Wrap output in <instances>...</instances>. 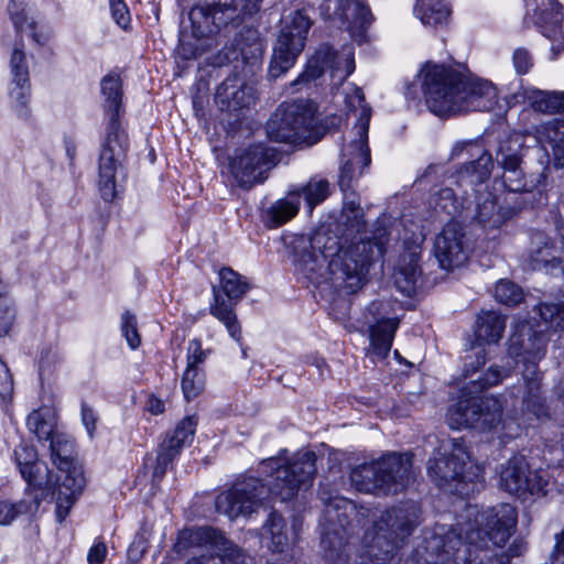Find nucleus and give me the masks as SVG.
Returning a JSON list of instances; mask_svg holds the SVG:
<instances>
[{
  "label": "nucleus",
  "instance_id": "obj_43",
  "mask_svg": "<svg viewBox=\"0 0 564 564\" xmlns=\"http://www.w3.org/2000/svg\"><path fill=\"white\" fill-rule=\"evenodd\" d=\"M184 398L191 401L197 398L205 389V377L202 370L185 369L182 381Z\"/></svg>",
  "mask_w": 564,
  "mask_h": 564
},
{
  "label": "nucleus",
  "instance_id": "obj_59",
  "mask_svg": "<svg viewBox=\"0 0 564 564\" xmlns=\"http://www.w3.org/2000/svg\"><path fill=\"white\" fill-rule=\"evenodd\" d=\"M107 554V546L104 542L95 543L87 555L89 564H101L105 561Z\"/></svg>",
  "mask_w": 564,
  "mask_h": 564
},
{
  "label": "nucleus",
  "instance_id": "obj_29",
  "mask_svg": "<svg viewBox=\"0 0 564 564\" xmlns=\"http://www.w3.org/2000/svg\"><path fill=\"white\" fill-rule=\"evenodd\" d=\"M536 138L546 152L551 151L553 164L564 166V121L552 119L536 128Z\"/></svg>",
  "mask_w": 564,
  "mask_h": 564
},
{
  "label": "nucleus",
  "instance_id": "obj_4",
  "mask_svg": "<svg viewBox=\"0 0 564 564\" xmlns=\"http://www.w3.org/2000/svg\"><path fill=\"white\" fill-rule=\"evenodd\" d=\"M104 107L109 117L106 140L98 163V186L105 200L116 197V173L124 158L128 139L119 122L122 85L119 75L107 74L100 83Z\"/></svg>",
  "mask_w": 564,
  "mask_h": 564
},
{
  "label": "nucleus",
  "instance_id": "obj_32",
  "mask_svg": "<svg viewBox=\"0 0 564 564\" xmlns=\"http://www.w3.org/2000/svg\"><path fill=\"white\" fill-rule=\"evenodd\" d=\"M506 318L495 311H481L477 317L476 338L479 343L496 344L502 336Z\"/></svg>",
  "mask_w": 564,
  "mask_h": 564
},
{
  "label": "nucleus",
  "instance_id": "obj_14",
  "mask_svg": "<svg viewBox=\"0 0 564 564\" xmlns=\"http://www.w3.org/2000/svg\"><path fill=\"white\" fill-rule=\"evenodd\" d=\"M310 28V18L302 11H294L282 21L269 69L271 77L281 76L294 65L304 48Z\"/></svg>",
  "mask_w": 564,
  "mask_h": 564
},
{
  "label": "nucleus",
  "instance_id": "obj_58",
  "mask_svg": "<svg viewBox=\"0 0 564 564\" xmlns=\"http://www.w3.org/2000/svg\"><path fill=\"white\" fill-rule=\"evenodd\" d=\"M13 391V380L6 364L0 359V397L2 399L11 397Z\"/></svg>",
  "mask_w": 564,
  "mask_h": 564
},
{
  "label": "nucleus",
  "instance_id": "obj_11",
  "mask_svg": "<svg viewBox=\"0 0 564 564\" xmlns=\"http://www.w3.org/2000/svg\"><path fill=\"white\" fill-rule=\"evenodd\" d=\"M315 107L307 100L281 104L267 122L270 140L299 144L310 138L314 126Z\"/></svg>",
  "mask_w": 564,
  "mask_h": 564
},
{
  "label": "nucleus",
  "instance_id": "obj_54",
  "mask_svg": "<svg viewBox=\"0 0 564 564\" xmlns=\"http://www.w3.org/2000/svg\"><path fill=\"white\" fill-rule=\"evenodd\" d=\"M514 69L518 74H527L533 66V58L528 50L517 48L512 55Z\"/></svg>",
  "mask_w": 564,
  "mask_h": 564
},
{
  "label": "nucleus",
  "instance_id": "obj_39",
  "mask_svg": "<svg viewBox=\"0 0 564 564\" xmlns=\"http://www.w3.org/2000/svg\"><path fill=\"white\" fill-rule=\"evenodd\" d=\"M41 499L34 496L31 500L0 501V525H10L19 516L35 512Z\"/></svg>",
  "mask_w": 564,
  "mask_h": 564
},
{
  "label": "nucleus",
  "instance_id": "obj_15",
  "mask_svg": "<svg viewBox=\"0 0 564 564\" xmlns=\"http://www.w3.org/2000/svg\"><path fill=\"white\" fill-rule=\"evenodd\" d=\"M273 161L274 151L261 143L240 148L229 158V173L239 187L249 189L264 181Z\"/></svg>",
  "mask_w": 564,
  "mask_h": 564
},
{
  "label": "nucleus",
  "instance_id": "obj_38",
  "mask_svg": "<svg viewBox=\"0 0 564 564\" xmlns=\"http://www.w3.org/2000/svg\"><path fill=\"white\" fill-rule=\"evenodd\" d=\"M419 256L412 252L405 264H400L394 272V283L401 293L411 295L415 289L420 270L417 267Z\"/></svg>",
  "mask_w": 564,
  "mask_h": 564
},
{
  "label": "nucleus",
  "instance_id": "obj_27",
  "mask_svg": "<svg viewBox=\"0 0 564 564\" xmlns=\"http://www.w3.org/2000/svg\"><path fill=\"white\" fill-rule=\"evenodd\" d=\"M563 7L556 0H549L536 18V24L542 29L543 35L552 42V51L558 53L564 50V33L561 29Z\"/></svg>",
  "mask_w": 564,
  "mask_h": 564
},
{
  "label": "nucleus",
  "instance_id": "obj_31",
  "mask_svg": "<svg viewBox=\"0 0 564 564\" xmlns=\"http://www.w3.org/2000/svg\"><path fill=\"white\" fill-rule=\"evenodd\" d=\"M399 326L397 318H386L378 321L370 327V347L369 354L378 359H383L388 356L394 333Z\"/></svg>",
  "mask_w": 564,
  "mask_h": 564
},
{
  "label": "nucleus",
  "instance_id": "obj_13",
  "mask_svg": "<svg viewBox=\"0 0 564 564\" xmlns=\"http://www.w3.org/2000/svg\"><path fill=\"white\" fill-rule=\"evenodd\" d=\"M427 471L440 487H444L451 481H480L484 469L470 460L464 442L454 438L444 445L442 457L430 459Z\"/></svg>",
  "mask_w": 564,
  "mask_h": 564
},
{
  "label": "nucleus",
  "instance_id": "obj_44",
  "mask_svg": "<svg viewBox=\"0 0 564 564\" xmlns=\"http://www.w3.org/2000/svg\"><path fill=\"white\" fill-rule=\"evenodd\" d=\"M341 221L350 232H361L365 227L364 210L355 200L345 202Z\"/></svg>",
  "mask_w": 564,
  "mask_h": 564
},
{
  "label": "nucleus",
  "instance_id": "obj_45",
  "mask_svg": "<svg viewBox=\"0 0 564 564\" xmlns=\"http://www.w3.org/2000/svg\"><path fill=\"white\" fill-rule=\"evenodd\" d=\"M495 297L505 305L513 306L523 300V292L511 281L500 280L495 288Z\"/></svg>",
  "mask_w": 564,
  "mask_h": 564
},
{
  "label": "nucleus",
  "instance_id": "obj_52",
  "mask_svg": "<svg viewBox=\"0 0 564 564\" xmlns=\"http://www.w3.org/2000/svg\"><path fill=\"white\" fill-rule=\"evenodd\" d=\"M524 404L527 410L530 411L536 417H542L547 415V409L545 406L544 400L540 395L539 391H530L528 390L524 397Z\"/></svg>",
  "mask_w": 564,
  "mask_h": 564
},
{
  "label": "nucleus",
  "instance_id": "obj_41",
  "mask_svg": "<svg viewBox=\"0 0 564 564\" xmlns=\"http://www.w3.org/2000/svg\"><path fill=\"white\" fill-rule=\"evenodd\" d=\"M26 426L39 440H48L56 433L54 431V417L48 408L32 411L26 417Z\"/></svg>",
  "mask_w": 564,
  "mask_h": 564
},
{
  "label": "nucleus",
  "instance_id": "obj_10",
  "mask_svg": "<svg viewBox=\"0 0 564 564\" xmlns=\"http://www.w3.org/2000/svg\"><path fill=\"white\" fill-rule=\"evenodd\" d=\"M446 421L452 429L473 427L482 432H498L502 420V403L494 397L477 398L462 391L459 400L451 405Z\"/></svg>",
  "mask_w": 564,
  "mask_h": 564
},
{
  "label": "nucleus",
  "instance_id": "obj_56",
  "mask_svg": "<svg viewBox=\"0 0 564 564\" xmlns=\"http://www.w3.org/2000/svg\"><path fill=\"white\" fill-rule=\"evenodd\" d=\"M507 376V372L500 370L498 367H490L485 376L474 382V387H479L480 390L498 384L503 377Z\"/></svg>",
  "mask_w": 564,
  "mask_h": 564
},
{
  "label": "nucleus",
  "instance_id": "obj_35",
  "mask_svg": "<svg viewBox=\"0 0 564 564\" xmlns=\"http://www.w3.org/2000/svg\"><path fill=\"white\" fill-rule=\"evenodd\" d=\"M300 208V192L290 191L285 198L276 200L265 210L270 227H279L292 219Z\"/></svg>",
  "mask_w": 564,
  "mask_h": 564
},
{
  "label": "nucleus",
  "instance_id": "obj_55",
  "mask_svg": "<svg viewBox=\"0 0 564 564\" xmlns=\"http://www.w3.org/2000/svg\"><path fill=\"white\" fill-rule=\"evenodd\" d=\"M540 315L546 323H554L556 326H562L564 322V307L555 304H542L540 306Z\"/></svg>",
  "mask_w": 564,
  "mask_h": 564
},
{
  "label": "nucleus",
  "instance_id": "obj_36",
  "mask_svg": "<svg viewBox=\"0 0 564 564\" xmlns=\"http://www.w3.org/2000/svg\"><path fill=\"white\" fill-rule=\"evenodd\" d=\"M14 457L20 473L28 485L34 488L40 486L41 482L37 480V474L41 470V464L39 463L36 449L28 444H20L14 449Z\"/></svg>",
  "mask_w": 564,
  "mask_h": 564
},
{
  "label": "nucleus",
  "instance_id": "obj_16",
  "mask_svg": "<svg viewBox=\"0 0 564 564\" xmlns=\"http://www.w3.org/2000/svg\"><path fill=\"white\" fill-rule=\"evenodd\" d=\"M542 470H531L523 456H513L499 469L500 488L510 495L524 498L528 494H545L549 479Z\"/></svg>",
  "mask_w": 564,
  "mask_h": 564
},
{
  "label": "nucleus",
  "instance_id": "obj_48",
  "mask_svg": "<svg viewBox=\"0 0 564 564\" xmlns=\"http://www.w3.org/2000/svg\"><path fill=\"white\" fill-rule=\"evenodd\" d=\"M9 67L11 78L30 77L29 66L26 63V56L23 50L22 42L17 43L14 48L12 50L9 61Z\"/></svg>",
  "mask_w": 564,
  "mask_h": 564
},
{
  "label": "nucleus",
  "instance_id": "obj_23",
  "mask_svg": "<svg viewBox=\"0 0 564 564\" xmlns=\"http://www.w3.org/2000/svg\"><path fill=\"white\" fill-rule=\"evenodd\" d=\"M197 417L194 415L184 417L175 427L172 435H167L160 446L153 477L161 479L169 465L181 453L183 446L189 444L195 435Z\"/></svg>",
  "mask_w": 564,
  "mask_h": 564
},
{
  "label": "nucleus",
  "instance_id": "obj_46",
  "mask_svg": "<svg viewBox=\"0 0 564 564\" xmlns=\"http://www.w3.org/2000/svg\"><path fill=\"white\" fill-rule=\"evenodd\" d=\"M435 208L443 210L449 216H455L464 208V204L458 200L456 193L451 187L442 188L434 198Z\"/></svg>",
  "mask_w": 564,
  "mask_h": 564
},
{
  "label": "nucleus",
  "instance_id": "obj_1",
  "mask_svg": "<svg viewBox=\"0 0 564 564\" xmlns=\"http://www.w3.org/2000/svg\"><path fill=\"white\" fill-rule=\"evenodd\" d=\"M517 524L516 508L502 503L484 511L469 506L459 517L456 528L446 532L437 528L425 534L416 550L420 564H478L471 546L486 549L491 543L502 546L512 535Z\"/></svg>",
  "mask_w": 564,
  "mask_h": 564
},
{
  "label": "nucleus",
  "instance_id": "obj_19",
  "mask_svg": "<svg viewBox=\"0 0 564 564\" xmlns=\"http://www.w3.org/2000/svg\"><path fill=\"white\" fill-rule=\"evenodd\" d=\"M523 144V135L519 133L512 134L508 141L499 149L498 156H500L503 166L502 182L506 188L510 192H530L544 185V172L539 175L536 180H528L521 169V153L520 148Z\"/></svg>",
  "mask_w": 564,
  "mask_h": 564
},
{
  "label": "nucleus",
  "instance_id": "obj_24",
  "mask_svg": "<svg viewBox=\"0 0 564 564\" xmlns=\"http://www.w3.org/2000/svg\"><path fill=\"white\" fill-rule=\"evenodd\" d=\"M456 113L466 111H489L498 101L496 87L484 79H469L463 74V85Z\"/></svg>",
  "mask_w": 564,
  "mask_h": 564
},
{
  "label": "nucleus",
  "instance_id": "obj_51",
  "mask_svg": "<svg viewBox=\"0 0 564 564\" xmlns=\"http://www.w3.org/2000/svg\"><path fill=\"white\" fill-rule=\"evenodd\" d=\"M15 306L13 300L0 303V336H6L11 330L15 321Z\"/></svg>",
  "mask_w": 564,
  "mask_h": 564
},
{
  "label": "nucleus",
  "instance_id": "obj_40",
  "mask_svg": "<svg viewBox=\"0 0 564 564\" xmlns=\"http://www.w3.org/2000/svg\"><path fill=\"white\" fill-rule=\"evenodd\" d=\"M476 217L484 226L499 227L506 220L507 212H502L496 198L488 193L486 197L478 199Z\"/></svg>",
  "mask_w": 564,
  "mask_h": 564
},
{
  "label": "nucleus",
  "instance_id": "obj_7",
  "mask_svg": "<svg viewBox=\"0 0 564 564\" xmlns=\"http://www.w3.org/2000/svg\"><path fill=\"white\" fill-rule=\"evenodd\" d=\"M345 102L348 111L357 116V122L354 127L355 138L350 139L341 150L339 185L343 191L348 189L351 183L364 174L365 169L371 162L368 147L371 108L366 104L364 93L358 87H351L346 93Z\"/></svg>",
  "mask_w": 564,
  "mask_h": 564
},
{
  "label": "nucleus",
  "instance_id": "obj_20",
  "mask_svg": "<svg viewBox=\"0 0 564 564\" xmlns=\"http://www.w3.org/2000/svg\"><path fill=\"white\" fill-rule=\"evenodd\" d=\"M238 0H219L217 3L195 6L188 14L192 23V34L196 41L207 40L223 24L234 19Z\"/></svg>",
  "mask_w": 564,
  "mask_h": 564
},
{
  "label": "nucleus",
  "instance_id": "obj_64",
  "mask_svg": "<svg viewBox=\"0 0 564 564\" xmlns=\"http://www.w3.org/2000/svg\"><path fill=\"white\" fill-rule=\"evenodd\" d=\"M248 4L250 6L251 10H258V6L261 2V0H247Z\"/></svg>",
  "mask_w": 564,
  "mask_h": 564
},
{
  "label": "nucleus",
  "instance_id": "obj_22",
  "mask_svg": "<svg viewBox=\"0 0 564 564\" xmlns=\"http://www.w3.org/2000/svg\"><path fill=\"white\" fill-rule=\"evenodd\" d=\"M434 254L445 270L464 264L468 258V247L463 227L456 221L447 223L436 236Z\"/></svg>",
  "mask_w": 564,
  "mask_h": 564
},
{
  "label": "nucleus",
  "instance_id": "obj_21",
  "mask_svg": "<svg viewBox=\"0 0 564 564\" xmlns=\"http://www.w3.org/2000/svg\"><path fill=\"white\" fill-rule=\"evenodd\" d=\"M319 11L325 20L340 21L352 36L362 35L372 22L366 0H338L334 9L330 0H323Z\"/></svg>",
  "mask_w": 564,
  "mask_h": 564
},
{
  "label": "nucleus",
  "instance_id": "obj_9",
  "mask_svg": "<svg viewBox=\"0 0 564 564\" xmlns=\"http://www.w3.org/2000/svg\"><path fill=\"white\" fill-rule=\"evenodd\" d=\"M421 77L429 109L437 116L455 115L460 99L463 73L449 66L426 63Z\"/></svg>",
  "mask_w": 564,
  "mask_h": 564
},
{
  "label": "nucleus",
  "instance_id": "obj_34",
  "mask_svg": "<svg viewBox=\"0 0 564 564\" xmlns=\"http://www.w3.org/2000/svg\"><path fill=\"white\" fill-rule=\"evenodd\" d=\"M452 10L444 0L422 1L414 7V14L427 26L446 25Z\"/></svg>",
  "mask_w": 564,
  "mask_h": 564
},
{
  "label": "nucleus",
  "instance_id": "obj_5",
  "mask_svg": "<svg viewBox=\"0 0 564 564\" xmlns=\"http://www.w3.org/2000/svg\"><path fill=\"white\" fill-rule=\"evenodd\" d=\"M420 508L414 502L393 507L381 514L365 533L366 552L372 564H389L394 552L420 524Z\"/></svg>",
  "mask_w": 564,
  "mask_h": 564
},
{
  "label": "nucleus",
  "instance_id": "obj_18",
  "mask_svg": "<svg viewBox=\"0 0 564 564\" xmlns=\"http://www.w3.org/2000/svg\"><path fill=\"white\" fill-rule=\"evenodd\" d=\"M452 158L468 160L457 174L456 182L459 187L480 185L491 175L494 167L491 154L478 142L456 143L452 150Z\"/></svg>",
  "mask_w": 564,
  "mask_h": 564
},
{
  "label": "nucleus",
  "instance_id": "obj_57",
  "mask_svg": "<svg viewBox=\"0 0 564 564\" xmlns=\"http://www.w3.org/2000/svg\"><path fill=\"white\" fill-rule=\"evenodd\" d=\"M525 368L523 370V378L527 384V389L530 391H539L540 390V380L541 376L538 371L536 361H527Z\"/></svg>",
  "mask_w": 564,
  "mask_h": 564
},
{
  "label": "nucleus",
  "instance_id": "obj_6",
  "mask_svg": "<svg viewBox=\"0 0 564 564\" xmlns=\"http://www.w3.org/2000/svg\"><path fill=\"white\" fill-rule=\"evenodd\" d=\"M51 459L59 471L56 480L48 474L46 485L56 484V518L63 522L82 495L86 479L80 465L74 459V440L62 432L54 433L50 438Z\"/></svg>",
  "mask_w": 564,
  "mask_h": 564
},
{
  "label": "nucleus",
  "instance_id": "obj_47",
  "mask_svg": "<svg viewBox=\"0 0 564 564\" xmlns=\"http://www.w3.org/2000/svg\"><path fill=\"white\" fill-rule=\"evenodd\" d=\"M152 528L142 524L128 549V556L131 561L138 562L142 558L149 547Z\"/></svg>",
  "mask_w": 564,
  "mask_h": 564
},
{
  "label": "nucleus",
  "instance_id": "obj_33",
  "mask_svg": "<svg viewBox=\"0 0 564 564\" xmlns=\"http://www.w3.org/2000/svg\"><path fill=\"white\" fill-rule=\"evenodd\" d=\"M523 98L539 112L554 113L564 110V93L524 88Z\"/></svg>",
  "mask_w": 564,
  "mask_h": 564
},
{
  "label": "nucleus",
  "instance_id": "obj_28",
  "mask_svg": "<svg viewBox=\"0 0 564 564\" xmlns=\"http://www.w3.org/2000/svg\"><path fill=\"white\" fill-rule=\"evenodd\" d=\"M8 13L18 34L29 32L32 40L39 45L48 42L51 33L29 15L23 0H11L8 4Z\"/></svg>",
  "mask_w": 564,
  "mask_h": 564
},
{
  "label": "nucleus",
  "instance_id": "obj_63",
  "mask_svg": "<svg viewBox=\"0 0 564 564\" xmlns=\"http://www.w3.org/2000/svg\"><path fill=\"white\" fill-rule=\"evenodd\" d=\"M486 362V352L484 349L476 352V360L465 364V372L466 376L474 373L479 367L484 366Z\"/></svg>",
  "mask_w": 564,
  "mask_h": 564
},
{
  "label": "nucleus",
  "instance_id": "obj_2",
  "mask_svg": "<svg viewBox=\"0 0 564 564\" xmlns=\"http://www.w3.org/2000/svg\"><path fill=\"white\" fill-rule=\"evenodd\" d=\"M387 241L386 230H379L373 241L361 238L339 248L336 237L317 235L296 253L295 270L317 286L329 284L355 293L366 284L370 264L383 253Z\"/></svg>",
  "mask_w": 564,
  "mask_h": 564
},
{
  "label": "nucleus",
  "instance_id": "obj_3",
  "mask_svg": "<svg viewBox=\"0 0 564 564\" xmlns=\"http://www.w3.org/2000/svg\"><path fill=\"white\" fill-rule=\"evenodd\" d=\"M315 454H299L290 464L280 458H270L263 465L272 470L270 488L260 479L249 477L235 482L216 498V509L229 519L250 518L263 507L269 496L281 501L292 499L301 487L312 485L316 473Z\"/></svg>",
  "mask_w": 564,
  "mask_h": 564
},
{
  "label": "nucleus",
  "instance_id": "obj_17",
  "mask_svg": "<svg viewBox=\"0 0 564 564\" xmlns=\"http://www.w3.org/2000/svg\"><path fill=\"white\" fill-rule=\"evenodd\" d=\"M326 68L330 70V76L335 82L344 83L355 69L352 47L344 46L339 52H335L328 46L321 47L292 85L318 78Z\"/></svg>",
  "mask_w": 564,
  "mask_h": 564
},
{
  "label": "nucleus",
  "instance_id": "obj_50",
  "mask_svg": "<svg viewBox=\"0 0 564 564\" xmlns=\"http://www.w3.org/2000/svg\"><path fill=\"white\" fill-rule=\"evenodd\" d=\"M207 354L202 348V344L198 339H192L187 346V366L186 369L200 370L199 365L204 364Z\"/></svg>",
  "mask_w": 564,
  "mask_h": 564
},
{
  "label": "nucleus",
  "instance_id": "obj_61",
  "mask_svg": "<svg viewBox=\"0 0 564 564\" xmlns=\"http://www.w3.org/2000/svg\"><path fill=\"white\" fill-rule=\"evenodd\" d=\"M82 421L90 436L96 430L97 415L95 411L86 404L82 405Z\"/></svg>",
  "mask_w": 564,
  "mask_h": 564
},
{
  "label": "nucleus",
  "instance_id": "obj_37",
  "mask_svg": "<svg viewBox=\"0 0 564 564\" xmlns=\"http://www.w3.org/2000/svg\"><path fill=\"white\" fill-rule=\"evenodd\" d=\"M10 104L21 118L30 115L29 102L31 97L30 77L11 78L8 87Z\"/></svg>",
  "mask_w": 564,
  "mask_h": 564
},
{
  "label": "nucleus",
  "instance_id": "obj_49",
  "mask_svg": "<svg viewBox=\"0 0 564 564\" xmlns=\"http://www.w3.org/2000/svg\"><path fill=\"white\" fill-rule=\"evenodd\" d=\"M121 332L132 349L140 346L141 338L137 328V318L130 312H124L121 316Z\"/></svg>",
  "mask_w": 564,
  "mask_h": 564
},
{
  "label": "nucleus",
  "instance_id": "obj_12",
  "mask_svg": "<svg viewBox=\"0 0 564 564\" xmlns=\"http://www.w3.org/2000/svg\"><path fill=\"white\" fill-rule=\"evenodd\" d=\"M219 286H213V303L209 313L225 325L229 335L237 341L241 328L236 315V305L249 290V283L229 267L219 270Z\"/></svg>",
  "mask_w": 564,
  "mask_h": 564
},
{
  "label": "nucleus",
  "instance_id": "obj_25",
  "mask_svg": "<svg viewBox=\"0 0 564 564\" xmlns=\"http://www.w3.org/2000/svg\"><path fill=\"white\" fill-rule=\"evenodd\" d=\"M545 345L544 335L534 332L529 323L523 322L512 333L508 351L512 357L523 356L525 361H536L543 357Z\"/></svg>",
  "mask_w": 564,
  "mask_h": 564
},
{
  "label": "nucleus",
  "instance_id": "obj_30",
  "mask_svg": "<svg viewBox=\"0 0 564 564\" xmlns=\"http://www.w3.org/2000/svg\"><path fill=\"white\" fill-rule=\"evenodd\" d=\"M216 98L234 110L249 108L256 100L253 87L243 84L236 76L227 78L218 87Z\"/></svg>",
  "mask_w": 564,
  "mask_h": 564
},
{
  "label": "nucleus",
  "instance_id": "obj_60",
  "mask_svg": "<svg viewBox=\"0 0 564 564\" xmlns=\"http://www.w3.org/2000/svg\"><path fill=\"white\" fill-rule=\"evenodd\" d=\"M207 47H209V44L197 45V44H192L189 42H186L185 40H182L181 44H180V51L185 58L197 57Z\"/></svg>",
  "mask_w": 564,
  "mask_h": 564
},
{
  "label": "nucleus",
  "instance_id": "obj_8",
  "mask_svg": "<svg viewBox=\"0 0 564 564\" xmlns=\"http://www.w3.org/2000/svg\"><path fill=\"white\" fill-rule=\"evenodd\" d=\"M411 477L412 456L395 453L361 464L350 474L351 485L358 491L367 494H397L406 487Z\"/></svg>",
  "mask_w": 564,
  "mask_h": 564
},
{
  "label": "nucleus",
  "instance_id": "obj_53",
  "mask_svg": "<svg viewBox=\"0 0 564 564\" xmlns=\"http://www.w3.org/2000/svg\"><path fill=\"white\" fill-rule=\"evenodd\" d=\"M111 15L116 23L127 29L130 23V13L123 0H109Z\"/></svg>",
  "mask_w": 564,
  "mask_h": 564
},
{
  "label": "nucleus",
  "instance_id": "obj_62",
  "mask_svg": "<svg viewBox=\"0 0 564 564\" xmlns=\"http://www.w3.org/2000/svg\"><path fill=\"white\" fill-rule=\"evenodd\" d=\"M147 410L153 415H160L164 413L165 404L163 400L156 398L155 395H151L147 401Z\"/></svg>",
  "mask_w": 564,
  "mask_h": 564
},
{
  "label": "nucleus",
  "instance_id": "obj_26",
  "mask_svg": "<svg viewBox=\"0 0 564 564\" xmlns=\"http://www.w3.org/2000/svg\"><path fill=\"white\" fill-rule=\"evenodd\" d=\"M300 528L293 523L291 531L282 516L272 512L262 527V538L267 541L269 550L275 553H285L299 539Z\"/></svg>",
  "mask_w": 564,
  "mask_h": 564
},
{
  "label": "nucleus",
  "instance_id": "obj_42",
  "mask_svg": "<svg viewBox=\"0 0 564 564\" xmlns=\"http://www.w3.org/2000/svg\"><path fill=\"white\" fill-rule=\"evenodd\" d=\"M300 192V197L304 196L306 204L312 210L316 205L321 204L329 194V183L325 178H312L302 188L295 189Z\"/></svg>",
  "mask_w": 564,
  "mask_h": 564
}]
</instances>
